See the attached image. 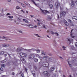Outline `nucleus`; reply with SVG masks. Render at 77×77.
<instances>
[{
  "instance_id": "obj_12",
  "label": "nucleus",
  "mask_w": 77,
  "mask_h": 77,
  "mask_svg": "<svg viewBox=\"0 0 77 77\" xmlns=\"http://www.w3.org/2000/svg\"><path fill=\"white\" fill-rule=\"evenodd\" d=\"M23 21H24L25 23H29V21H28L27 20H26V19H23Z\"/></svg>"
},
{
  "instance_id": "obj_5",
  "label": "nucleus",
  "mask_w": 77,
  "mask_h": 77,
  "mask_svg": "<svg viewBox=\"0 0 77 77\" xmlns=\"http://www.w3.org/2000/svg\"><path fill=\"white\" fill-rule=\"evenodd\" d=\"M44 73L45 77H50V74L47 71H45Z\"/></svg>"
},
{
  "instance_id": "obj_1",
  "label": "nucleus",
  "mask_w": 77,
  "mask_h": 77,
  "mask_svg": "<svg viewBox=\"0 0 77 77\" xmlns=\"http://www.w3.org/2000/svg\"><path fill=\"white\" fill-rule=\"evenodd\" d=\"M35 54H31L29 56L28 58L29 59H33L35 57Z\"/></svg>"
},
{
  "instance_id": "obj_21",
  "label": "nucleus",
  "mask_w": 77,
  "mask_h": 77,
  "mask_svg": "<svg viewBox=\"0 0 77 77\" xmlns=\"http://www.w3.org/2000/svg\"><path fill=\"white\" fill-rule=\"evenodd\" d=\"M7 18H9L10 19H12V18H14V17H13V16H7Z\"/></svg>"
},
{
  "instance_id": "obj_11",
  "label": "nucleus",
  "mask_w": 77,
  "mask_h": 77,
  "mask_svg": "<svg viewBox=\"0 0 77 77\" xmlns=\"http://www.w3.org/2000/svg\"><path fill=\"white\" fill-rule=\"evenodd\" d=\"M21 48H17L16 49V51L17 52H19V51H21Z\"/></svg>"
},
{
  "instance_id": "obj_56",
  "label": "nucleus",
  "mask_w": 77,
  "mask_h": 77,
  "mask_svg": "<svg viewBox=\"0 0 77 77\" xmlns=\"http://www.w3.org/2000/svg\"><path fill=\"white\" fill-rule=\"evenodd\" d=\"M2 77H6V76L4 75H2Z\"/></svg>"
},
{
  "instance_id": "obj_20",
  "label": "nucleus",
  "mask_w": 77,
  "mask_h": 77,
  "mask_svg": "<svg viewBox=\"0 0 77 77\" xmlns=\"http://www.w3.org/2000/svg\"><path fill=\"white\" fill-rule=\"evenodd\" d=\"M54 68L53 67H51L50 69V70L51 71H54Z\"/></svg>"
},
{
  "instance_id": "obj_4",
  "label": "nucleus",
  "mask_w": 77,
  "mask_h": 77,
  "mask_svg": "<svg viewBox=\"0 0 77 77\" xmlns=\"http://www.w3.org/2000/svg\"><path fill=\"white\" fill-rule=\"evenodd\" d=\"M19 54L22 57H26L27 56V54L25 53H20Z\"/></svg>"
},
{
  "instance_id": "obj_17",
  "label": "nucleus",
  "mask_w": 77,
  "mask_h": 77,
  "mask_svg": "<svg viewBox=\"0 0 77 77\" xmlns=\"http://www.w3.org/2000/svg\"><path fill=\"white\" fill-rule=\"evenodd\" d=\"M35 56L37 57H38V58H39V59H41V57H40V56H39V54H35Z\"/></svg>"
},
{
  "instance_id": "obj_52",
  "label": "nucleus",
  "mask_w": 77,
  "mask_h": 77,
  "mask_svg": "<svg viewBox=\"0 0 77 77\" xmlns=\"http://www.w3.org/2000/svg\"><path fill=\"white\" fill-rule=\"evenodd\" d=\"M12 74L13 75H14V74H15V73L14 72H13L12 73Z\"/></svg>"
},
{
  "instance_id": "obj_63",
  "label": "nucleus",
  "mask_w": 77,
  "mask_h": 77,
  "mask_svg": "<svg viewBox=\"0 0 77 77\" xmlns=\"http://www.w3.org/2000/svg\"><path fill=\"white\" fill-rule=\"evenodd\" d=\"M31 17H33V16H32V15H30Z\"/></svg>"
},
{
  "instance_id": "obj_14",
  "label": "nucleus",
  "mask_w": 77,
  "mask_h": 77,
  "mask_svg": "<svg viewBox=\"0 0 77 77\" xmlns=\"http://www.w3.org/2000/svg\"><path fill=\"white\" fill-rule=\"evenodd\" d=\"M29 0V1H31V2H33V3H34L35 5H36V6H37V5H36V3H35V2H34V1L33 0ZM36 0V1H39V0Z\"/></svg>"
},
{
  "instance_id": "obj_28",
  "label": "nucleus",
  "mask_w": 77,
  "mask_h": 77,
  "mask_svg": "<svg viewBox=\"0 0 77 77\" xmlns=\"http://www.w3.org/2000/svg\"><path fill=\"white\" fill-rule=\"evenodd\" d=\"M36 51L37 53H40V50L39 49L36 50Z\"/></svg>"
},
{
  "instance_id": "obj_2",
  "label": "nucleus",
  "mask_w": 77,
  "mask_h": 77,
  "mask_svg": "<svg viewBox=\"0 0 77 77\" xmlns=\"http://www.w3.org/2000/svg\"><path fill=\"white\" fill-rule=\"evenodd\" d=\"M49 65L48 63L47 62H44L42 63V66L44 67H47V66H48Z\"/></svg>"
},
{
  "instance_id": "obj_46",
  "label": "nucleus",
  "mask_w": 77,
  "mask_h": 77,
  "mask_svg": "<svg viewBox=\"0 0 77 77\" xmlns=\"http://www.w3.org/2000/svg\"><path fill=\"white\" fill-rule=\"evenodd\" d=\"M0 70H1V71H2L3 70V69L2 67H0Z\"/></svg>"
},
{
  "instance_id": "obj_16",
  "label": "nucleus",
  "mask_w": 77,
  "mask_h": 77,
  "mask_svg": "<svg viewBox=\"0 0 77 77\" xmlns=\"http://www.w3.org/2000/svg\"><path fill=\"white\" fill-rule=\"evenodd\" d=\"M64 23V24L66 26H68V25H69L68 23H67V21L65 20Z\"/></svg>"
},
{
  "instance_id": "obj_38",
  "label": "nucleus",
  "mask_w": 77,
  "mask_h": 77,
  "mask_svg": "<svg viewBox=\"0 0 77 77\" xmlns=\"http://www.w3.org/2000/svg\"><path fill=\"white\" fill-rule=\"evenodd\" d=\"M26 50L28 51H29V52H30V51H31L32 50V49H28V50Z\"/></svg>"
},
{
  "instance_id": "obj_60",
  "label": "nucleus",
  "mask_w": 77,
  "mask_h": 77,
  "mask_svg": "<svg viewBox=\"0 0 77 77\" xmlns=\"http://www.w3.org/2000/svg\"><path fill=\"white\" fill-rule=\"evenodd\" d=\"M21 5L22 6H23L24 5L23 4H21Z\"/></svg>"
},
{
  "instance_id": "obj_49",
  "label": "nucleus",
  "mask_w": 77,
  "mask_h": 77,
  "mask_svg": "<svg viewBox=\"0 0 77 77\" xmlns=\"http://www.w3.org/2000/svg\"><path fill=\"white\" fill-rule=\"evenodd\" d=\"M43 27L44 28H45V29H47V28H46V27H45V26L44 25H43Z\"/></svg>"
},
{
  "instance_id": "obj_61",
  "label": "nucleus",
  "mask_w": 77,
  "mask_h": 77,
  "mask_svg": "<svg viewBox=\"0 0 77 77\" xmlns=\"http://www.w3.org/2000/svg\"><path fill=\"white\" fill-rule=\"evenodd\" d=\"M63 77H66V76H65V75H63Z\"/></svg>"
},
{
  "instance_id": "obj_35",
  "label": "nucleus",
  "mask_w": 77,
  "mask_h": 77,
  "mask_svg": "<svg viewBox=\"0 0 77 77\" xmlns=\"http://www.w3.org/2000/svg\"><path fill=\"white\" fill-rule=\"evenodd\" d=\"M2 46L3 47H6V45L3 44L2 45Z\"/></svg>"
},
{
  "instance_id": "obj_9",
  "label": "nucleus",
  "mask_w": 77,
  "mask_h": 77,
  "mask_svg": "<svg viewBox=\"0 0 77 77\" xmlns=\"http://www.w3.org/2000/svg\"><path fill=\"white\" fill-rule=\"evenodd\" d=\"M60 5V3L58 2H57L55 3V5L57 6V8H58V6Z\"/></svg>"
},
{
  "instance_id": "obj_18",
  "label": "nucleus",
  "mask_w": 77,
  "mask_h": 77,
  "mask_svg": "<svg viewBox=\"0 0 77 77\" xmlns=\"http://www.w3.org/2000/svg\"><path fill=\"white\" fill-rule=\"evenodd\" d=\"M26 26H28V27H30V28H31L32 29H33V27H32V25L31 24H29V25H26Z\"/></svg>"
},
{
  "instance_id": "obj_64",
  "label": "nucleus",
  "mask_w": 77,
  "mask_h": 77,
  "mask_svg": "<svg viewBox=\"0 0 77 77\" xmlns=\"http://www.w3.org/2000/svg\"><path fill=\"white\" fill-rule=\"evenodd\" d=\"M75 3H77V0L75 2Z\"/></svg>"
},
{
  "instance_id": "obj_42",
  "label": "nucleus",
  "mask_w": 77,
  "mask_h": 77,
  "mask_svg": "<svg viewBox=\"0 0 77 77\" xmlns=\"http://www.w3.org/2000/svg\"><path fill=\"white\" fill-rule=\"evenodd\" d=\"M21 18H18L17 19V20H18V21H21Z\"/></svg>"
},
{
  "instance_id": "obj_47",
  "label": "nucleus",
  "mask_w": 77,
  "mask_h": 77,
  "mask_svg": "<svg viewBox=\"0 0 77 77\" xmlns=\"http://www.w3.org/2000/svg\"><path fill=\"white\" fill-rule=\"evenodd\" d=\"M18 32H19V33H23V31H22L21 30H19L18 31Z\"/></svg>"
},
{
  "instance_id": "obj_48",
  "label": "nucleus",
  "mask_w": 77,
  "mask_h": 77,
  "mask_svg": "<svg viewBox=\"0 0 77 77\" xmlns=\"http://www.w3.org/2000/svg\"><path fill=\"white\" fill-rule=\"evenodd\" d=\"M11 15V14H10V13H7L6 14V16H8V15Z\"/></svg>"
},
{
  "instance_id": "obj_36",
  "label": "nucleus",
  "mask_w": 77,
  "mask_h": 77,
  "mask_svg": "<svg viewBox=\"0 0 77 77\" xmlns=\"http://www.w3.org/2000/svg\"><path fill=\"white\" fill-rule=\"evenodd\" d=\"M54 34H55V35H56L57 36H59V34L57 32L54 33Z\"/></svg>"
},
{
  "instance_id": "obj_15",
  "label": "nucleus",
  "mask_w": 77,
  "mask_h": 77,
  "mask_svg": "<svg viewBox=\"0 0 77 77\" xmlns=\"http://www.w3.org/2000/svg\"><path fill=\"white\" fill-rule=\"evenodd\" d=\"M72 6L73 7L74 6V3L75 2L73 0H72Z\"/></svg>"
},
{
  "instance_id": "obj_39",
  "label": "nucleus",
  "mask_w": 77,
  "mask_h": 77,
  "mask_svg": "<svg viewBox=\"0 0 77 77\" xmlns=\"http://www.w3.org/2000/svg\"><path fill=\"white\" fill-rule=\"evenodd\" d=\"M1 38H2V39H6V40H8V39H6V37H5V36H3V37H2Z\"/></svg>"
},
{
  "instance_id": "obj_24",
  "label": "nucleus",
  "mask_w": 77,
  "mask_h": 77,
  "mask_svg": "<svg viewBox=\"0 0 77 77\" xmlns=\"http://www.w3.org/2000/svg\"><path fill=\"white\" fill-rule=\"evenodd\" d=\"M48 57H49L48 56H44L42 57V59L44 60V59H46V58H47Z\"/></svg>"
},
{
  "instance_id": "obj_62",
  "label": "nucleus",
  "mask_w": 77,
  "mask_h": 77,
  "mask_svg": "<svg viewBox=\"0 0 77 77\" xmlns=\"http://www.w3.org/2000/svg\"><path fill=\"white\" fill-rule=\"evenodd\" d=\"M58 15V18H59V15L57 14Z\"/></svg>"
},
{
  "instance_id": "obj_57",
  "label": "nucleus",
  "mask_w": 77,
  "mask_h": 77,
  "mask_svg": "<svg viewBox=\"0 0 77 77\" xmlns=\"http://www.w3.org/2000/svg\"><path fill=\"white\" fill-rule=\"evenodd\" d=\"M38 26H40V23H38Z\"/></svg>"
},
{
  "instance_id": "obj_51",
  "label": "nucleus",
  "mask_w": 77,
  "mask_h": 77,
  "mask_svg": "<svg viewBox=\"0 0 77 77\" xmlns=\"http://www.w3.org/2000/svg\"><path fill=\"white\" fill-rule=\"evenodd\" d=\"M11 0H8V2H11Z\"/></svg>"
},
{
  "instance_id": "obj_26",
  "label": "nucleus",
  "mask_w": 77,
  "mask_h": 77,
  "mask_svg": "<svg viewBox=\"0 0 77 77\" xmlns=\"http://www.w3.org/2000/svg\"><path fill=\"white\" fill-rule=\"evenodd\" d=\"M4 54V51H1L0 52V55H3Z\"/></svg>"
},
{
  "instance_id": "obj_45",
  "label": "nucleus",
  "mask_w": 77,
  "mask_h": 77,
  "mask_svg": "<svg viewBox=\"0 0 77 77\" xmlns=\"http://www.w3.org/2000/svg\"><path fill=\"white\" fill-rule=\"evenodd\" d=\"M10 46V45L9 44H6V47H9Z\"/></svg>"
},
{
  "instance_id": "obj_19",
  "label": "nucleus",
  "mask_w": 77,
  "mask_h": 77,
  "mask_svg": "<svg viewBox=\"0 0 77 77\" xmlns=\"http://www.w3.org/2000/svg\"><path fill=\"white\" fill-rule=\"evenodd\" d=\"M32 73L33 76H34V77H35V75H35V71H32Z\"/></svg>"
},
{
  "instance_id": "obj_7",
  "label": "nucleus",
  "mask_w": 77,
  "mask_h": 77,
  "mask_svg": "<svg viewBox=\"0 0 77 77\" xmlns=\"http://www.w3.org/2000/svg\"><path fill=\"white\" fill-rule=\"evenodd\" d=\"M48 62H54V58H53L49 57L48 58Z\"/></svg>"
},
{
  "instance_id": "obj_8",
  "label": "nucleus",
  "mask_w": 77,
  "mask_h": 77,
  "mask_svg": "<svg viewBox=\"0 0 77 77\" xmlns=\"http://www.w3.org/2000/svg\"><path fill=\"white\" fill-rule=\"evenodd\" d=\"M67 21L68 22L70 23L69 25L70 26H74V25L73 24V23H72V21L71 20L69 19H68Z\"/></svg>"
},
{
  "instance_id": "obj_44",
  "label": "nucleus",
  "mask_w": 77,
  "mask_h": 77,
  "mask_svg": "<svg viewBox=\"0 0 77 77\" xmlns=\"http://www.w3.org/2000/svg\"><path fill=\"white\" fill-rule=\"evenodd\" d=\"M56 74H53L52 76V77H56Z\"/></svg>"
},
{
  "instance_id": "obj_13",
  "label": "nucleus",
  "mask_w": 77,
  "mask_h": 77,
  "mask_svg": "<svg viewBox=\"0 0 77 77\" xmlns=\"http://www.w3.org/2000/svg\"><path fill=\"white\" fill-rule=\"evenodd\" d=\"M48 18L49 20H51V19L52 18V16H48Z\"/></svg>"
},
{
  "instance_id": "obj_33",
  "label": "nucleus",
  "mask_w": 77,
  "mask_h": 77,
  "mask_svg": "<svg viewBox=\"0 0 77 77\" xmlns=\"http://www.w3.org/2000/svg\"><path fill=\"white\" fill-rule=\"evenodd\" d=\"M31 50H32V51H36V49L33 48H32Z\"/></svg>"
},
{
  "instance_id": "obj_54",
  "label": "nucleus",
  "mask_w": 77,
  "mask_h": 77,
  "mask_svg": "<svg viewBox=\"0 0 77 77\" xmlns=\"http://www.w3.org/2000/svg\"><path fill=\"white\" fill-rule=\"evenodd\" d=\"M5 15V14H3L1 15V16H4Z\"/></svg>"
},
{
  "instance_id": "obj_23",
  "label": "nucleus",
  "mask_w": 77,
  "mask_h": 77,
  "mask_svg": "<svg viewBox=\"0 0 77 77\" xmlns=\"http://www.w3.org/2000/svg\"><path fill=\"white\" fill-rule=\"evenodd\" d=\"M34 61L35 62H38V60L36 58H34Z\"/></svg>"
},
{
  "instance_id": "obj_22",
  "label": "nucleus",
  "mask_w": 77,
  "mask_h": 77,
  "mask_svg": "<svg viewBox=\"0 0 77 77\" xmlns=\"http://www.w3.org/2000/svg\"><path fill=\"white\" fill-rule=\"evenodd\" d=\"M68 41H69V42H71V41H73V40L72 39H71V40L69 39V38H67Z\"/></svg>"
},
{
  "instance_id": "obj_59",
  "label": "nucleus",
  "mask_w": 77,
  "mask_h": 77,
  "mask_svg": "<svg viewBox=\"0 0 77 77\" xmlns=\"http://www.w3.org/2000/svg\"><path fill=\"white\" fill-rule=\"evenodd\" d=\"M60 10L61 11H62V8H61V7H60Z\"/></svg>"
},
{
  "instance_id": "obj_34",
  "label": "nucleus",
  "mask_w": 77,
  "mask_h": 77,
  "mask_svg": "<svg viewBox=\"0 0 77 77\" xmlns=\"http://www.w3.org/2000/svg\"><path fill=\"white\" fill-rule=\"evenodd\" d=\"M16 8L17 9H21V8L20 7H19L18 6L16 7Z\"/></svg>"
},
{
  "instance_id": "obj_6",
  "label": "nucleus",
  "mask_w": 77,
  "mask_h": 77,
  "mask_svg": "<svg viewBox=\"0 0 77 77\" xmlns=\"http://www.w3.org/2000/svg\"><path fill=\"white\" fill-rule=\"evenodd\" d=\"M65 14H66V12H65V11H61L60 14V18H62V16L63 17H64Z\"/></svg>"
},
{
  "instance_id": "obj_40",
  "label": "nucleus",
  "mask_w": 77,
  "mask_h": 77,
  "mask_svg": "<svg viewBox=\"0 0 77 77\" xmlns=\"http://www.w3.org/2000/svg\"><path fill=\"white\" fill-rule=\"evenodd\" d=\"M42 55H45V52H42Z\"/></svg>"
},
{
  "instance_id": "obj_27",
  "label": "nucleus",
  "mask_w": 77,
  "mask_h": 77,
  "mask_svg": "<svg viewBox=\"0 0 77 77\" xmlns=\"http://www.w3.org/2000/svg\"><path fill=\"white\" fill-rule=\"evenodd\" d=\"M74 30V29H73L71 30V34H70L71 36H72V38H74V36H72V34L71 33H72V30Z\"/></svg>"
},
{
  "instance_id": "obj_32",
  "label": "nucleus",
  "mask_w": 77,
  "mask_h": 77,
  "mask_svg": "<svg viewBox=\"0 0 77 77\" xmlns=\"http://www.w3.org/2000/svg\"><path fill=\"white\" fill-rule=\"evenodd\" d=\"M62 48L63 49V50H66V47L64 46L62 47Z\"/></svg>"
},
{
  "instance_id": "obj_37",
  "label": "nucleus",
  "mask_w": 77,
  "mask_h": 77,
  "mask_svg": "<svg viewBox=\"0 0 77 77\" xmlns=\"http://www.w3.org/2000/svg\"><path fill=\"white\" fill-rule=\"evenodd\" d=\"M68 63L69 65V66H71V67L72 66V65L71 64H69V61H68Z\"/></svg>"
},
{
  "instance_id": "obj_41",
  "label": "nucleus",
  "mask_w": 77,
  "mask_h": 77,
  "mask_svg": "<svg viewBox=\"0 0 77 77\" xmlns=\"http://www.w3.org/2000/svg\"><path fill=\"white\" fill-rule=\"evenodd\" d=\"M1 66L2 67H3V68H5V64H2L1 65Z\"/></svg>"
},
{
  "instance_id": "obj_31",
  "label": "nucleus",
  "mask_w": 77,
  "mask_h": 77,
  "mask_svg": "<svg viewBox=\"0 0 77 77\" xmlns=\"http://www.w3.org/2000/svg\"><path fill=\"white\" fill-rule=\"evenodd\" d=\"M6 62V59H5L4 60L2 61L1 62V63H4V62Z\"/></svg>"
},
{
  "instance_id": "obj_58",
  "label": "nucleus",
  "mask_w": 77,
  "mask_h": 77,
  "mask_svg": "<svg viewBox=\"0 0 77 77\" xmlns=\"http://www.w3.org/2000/svg\"><path fill=\"white\" fill-rule=\"evenodd\" d=\"M47 37H48V38H50V37L49 36H48V35H47Z\"/></svg>"
},
{
  "instance_id": "obj_43",
  "label": "nucleus",
  "mask_w": 77,
  "mask_h": 77,
  "mask_svg": "<svg viewBox=\"0 0 77 77\" xmlns=\"http://www.w3.org/2000/svg\"><path fill=\"white\" fill-rule=\"evenodd\" d=\"M24 59L23 58V57H21V58H20V60H21V61H22Z\"/></svg>"
},
{
  "instance_id": "obj_55",
  "label": "nucleus",
  "mask_w": 77,
  "mask_h": 77,
  "mask_svg": "<svg viewBox=\"0 0 77 77\" xmlns=\"http://www.w3.org/2000/svg\"><path fill=\"white\" fill-rule=\"evenodd\" d=\"M37 27V26H36V25H35V26H34L35 28H36V27Z\"/></svg>"
},
{
  "instance_id": "obj_29",
  "label": "nucleus",
  "mask_w": 77,
  "mask_h": 77,
  "mask_svg": "<svg viewBox=\"0 0 77 77\" xmlns=\"http://www.w3.org/2000/svg\"><path fill=\"white\" fill-rule=\"evenodd\" d=\"M22 62L23 63H26V60H25V59H23Z\"/></svg>"
},
{
  "instance_id": "obj_50",
  "label": "nucleus",
  "mask_w": 77,
  "mask_h": 77,
  "mask_svg": "<svg viewBox=\"0 0 77 77\" xmlns=\"http://www.w3.org/2000/svg\"><path fill=\"white\" fill-rule=\"evenodd\" d=\"M51 32L52 34H54V32H53V31H51Z\"/></svg>"
},
{
  "instance_id": "obj_25",
  "label": "nucleus",
  "mask_w": 77,
  "mask_h": 77,
  "mask_svg": "<svg viewBox=\"0 0 77 77\" xmlns=\"http://www.w3.org/2000/svg\"><path fill=\"white\" fill-rule=\"evenodd\" d=\"M72 19H74L75 20H77V17L75 16H74L72 17Z\"/></svg>"
},
{
  "instance_id": "obj_10",
  "label": "nucleus",
  "mask_w": 77,
  "mask_h": 77,
  "mask_svg": "<svg viewBox=\"0 0 77 77\" xmlns=\"http://www.w3.org/2000/svg\"><path fill=\"white\" fill-rule=\"evenodd\" d=\"M48 5H49L50 8L51 9L53 8V5L51 4H50V2H48Z\"/></svg>"
},
{
  "instance_id": "obj_53",
  "label": "nucleus",
  "mask_w": 77,
  "mask_h": 77,
  "mask_svg": "<svg viewBox=\"0 0 77 77\" xmlns=\"http://www.w3.org/2000/svg\"><path fill=\"white\" fill-rule=\"evenodd\" d=\"M75 45L76 46V47H77V43H76L75 44Z\"/></svg>"
},
{
  "instance_id": "obj_30",
  "label": "nucleus",
  "mask_w": 77,
  "mask_h": 77,
  "mask_svg": "<svg viewBox=\"0 0 77 77\" xmlns=\"http://www.w3.org/2000/svg\"><path fill=\"white\" fill-rule=\"evenodd\" d=\"M35 36H36L37 37H38L39 38H41V36H39V35L38 34H35Z\"/></svg>"
},
{
  "instance_id": "obj_3",
  "label": "nucleus",
  "mask_w": 77,
  "mask_h": 77,
  "mask_svg": "<svg viewBox=\"0 0 77 77\" xmlns=\"http://www.w3.org/2000/svg\"><path fill=\"white\" fill-rule=\"evenodd\" d=\"M40 9L41 11L43 12V14L44 15H47V14H46V13H47L48 14H49V13H50L49 11L47 10H43L41 9V8H40Z\"/></svg>"
}]
</instances>
